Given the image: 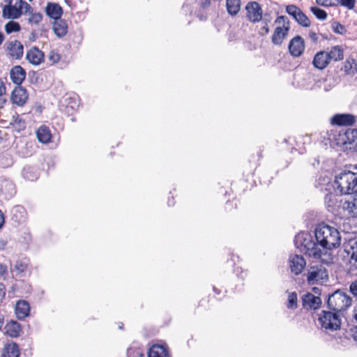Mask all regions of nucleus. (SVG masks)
<instances>
[{
  "instance_id": "f257e3e1",
  "label": "nucleus",
  "mask_w": 357,
  "mask_h": 357,
  "mask_svg": "<svg viewBox=\"0 0 357 357\" xmlns=\"http://www.w3.org/2000/svg\"><path fill=\"white\" fill-rule=\"evenodd\" d=\"M315 243L312 237L307 233H301L295 237L297 248L305 252L306 255L316 259L321 258L323 250L336 249L341 245V235L335 227L322 223L317 226L314 230Z\"/></svg>"
},
{
  "instance_id": "f03ea898",
  "label": "nucleus",
  "mask_w": 357,
  "mask_h": 357,
  "mask_svg": "<svg viewBox=\"0 0 357 357\" xmlns=\"http://www.w3.org/2000/svg\"><path fill=\"white\" fill-rule=\"evenodd\" d=\"M334 188L342 195H357V174L344 170L335 177Z\"/></svg>"
},
{
  "instance_id": "7ed1b4c3",
  "label": "nucleus",
  "mask_w": 357,
  "mask_h": 357,
  "mask_svg": "<svg viewBox=\"0 0 357 357\" xmlns=\"http://www.w3.org/2000/svg\"><path fill=\"white\" fill-rule=\"evenodd\" d=\"M6 5L2 9V17L5 19H18L22 14L28 13L31 6L23 0H4Z\"/></svg>"
},
{
  "instance_id": "20e7f679",
  "label": "nucleus",
  "mask_w": 357,
  "mask_h": 357,
  "mask_svg": "<svg viewBox=\"0 0 357 357\" xmlns=\"http://www.w3.org/2000/svg\"><path fill=\"white\" fill-rule=\"evenodd\" d=\"M352 299L342 291L337 290L328 298V307L335 312H341L351 305Z\"/></svg>"
},
{
  "instance_id": "39448f33",
  "label": "nucleus",
  "mask_w": 357,
  "mask_h": 357,
  "mask_svg": "<svg viewBox=\"0 0 357 357\" xmlns=\"http://www.w3.org/2000/svg\"><path fill=\"white\" fill-rule=\"evenodd\" d=\"M275 23L280 26L275 28L271 37V41L275 45H280L288 35L290 29V23L285 16L278 17Z\"/></svg>"
},
{
  "instance_id": "423d86ee",
  "label": "nucleus",
  "mask_w": 357,
  "mask_h": 357,
  "mask_svg": "<svg viewBox=\"0 0 357 357\" xmlns=\"http://www.w3.org/2000/svg\"><path fill=\"white\" fill-rule=\"evenodd\" d=\"M319 322L322 328L331 331L340 328L341 319L337 312L323 310L319 317Z\"/></svg>"
},
{
  "instance_id": "0eeeda50",
  "label": "nucleus",
  "mask_w": 357,
  "mask_h": 357,
  "mask_svg": "<svg viewBox=\"0 0 357 357\" xmlns=\"http://www.w3.org/2000/svg\"><path fill=\"white\" fill-rule=\"evenodd\" d=\"M328 279L327 269L322 265L311 266L307 273L309 284H322Z\"/></svg>"
},
{
  "instance_id": "6e6552de",
  "label": "nucleus",
  "mask_w": 357,
  "mask_h": 357,
  "mask_svg": "<svg viewBox=\"0 0 357 357\" xmlns=\"http://www.w3.org/2000/svg\"><path fill=\"white\" fill-rule=\"evenodd\" d=\"M286 12L291 15L300 25L309 27L311 24L310 19L296 5L291 4L286 6Z\"/></svg>"
},
{
  "instance_id": "1a4fd4ad",
  "label": "nucleus",
  "mask_w": 357,
  "mask_h": 357,
  "mask_svg": "<svg viewBox=\"0 0 357 357\" xmlns=\"http://www.w3.org/2000/svg\"><path fill=\"white\" fill-rule=\"evenodd\" d=\"M247 17L251 22H259L262 19V8L260 4L257 1L248 3L245 6Z\"/></svg>"
},
{
  "instance_id": "9d476101",
  "label": "nucleus",
  "mask_w": 357,
  "mask_h": 357,
  "mask_svg": "<svg viewBox=\"0 0 357 357\" xmlns=\"http://www.w3.org/2000/svg\"><path fill=\"white\" fill-rule=\"evenodd\" d=\"M28 98L29 94L26 89L20 85L16 86L10 95L12 103L20 107L24 105Z\"/></svg>"
},
{
  "instance_id": "9b49d317",
  "label": "nucleus",
  "mask_w": 357,
  "mask_h": 357,
  "mask_svg": "<svg viewBox=\"0 0 357 357\" xmlns=\"http://www.w3.org/2000/svg\"><path fill=\"white\" fill-rule=\"evenodd\" d=\"M305 40L300 36L294 37L289 43L288 49L291 55L294 57H298L305 50Z\"/></svg>"
},
{
  "instance_id": "f8f14e48",
  "label": "nucleus",
  "mask_w": 357,
  "mask_h": 357,
  "mask_svg": "<svg viewBox=\"0 0 357 357\" xmlns=\"http://www.w3.org/2000/svg\"><path fill=\"white\" fill-rule=\"evenodd\" d=\"M289 261L291 271L295 275L300 274L306 264L303 257L299 255H291L289 257Z\"/></svg>"
},
{
  "instance_id": "ddd939ff",
  "label": "nucleus",
  "mask_w": 357,
  "mask_h": 357,
  "mask_svg": "<svg viewBox=\"0 0 357 357\" xmlns=\"http://www.w3.org/2000/svg\"><path fill=\"white\" fill-rule=\"evenodd\" d=\"M356 121V117L350 114H337L331 119V123L337 126H352Z\"/></svg>"
},
{
  "instance_id": "4468645a",
  "label": "nucleus",
  "mask_w": 357,
  "mask_h": 357,
  "mask_svg": "<svg viewBox=\"0 0 357 357\" xmlns=\"http://www.w3.org/2000/svg\"><path fill=\"white\" fill-rule=\"evenodd\" d=\"M302 302L304 307L313 310L318 309L321 304V298L310 293H307L303 296Z\"/></svg>"
},
{
  "instance_id": "2eb2a0df",
  "label": "nucleus",
  "mask_w": 357,
  "mask_h": 357,
  "mask_svg": "<svg viewBox=\"0 0 357 357\" xmlns=\"http://www.w3.org/2000/svg\"><path fill=\"white\" fill-rule=\"evenodd\" d=\"M43 53L37 47H33L26 52V58L30 63L37 66L43 60Z\"/></svg>"
},
{
  "instance_id": "dca6fc26",
  "label": "nucleus",
  "mask_w": 357,
  "mask_h": 357,
  "mask_svg": "<svg viewBox=\"0 0 357 357\" xmlns=\"http://www.w3.org/2000/svg\"><path fill=\"white\" fill-rule=\"evenodd\" d=\"M10 56L16 59H20L23 55V45L18 40L11 41L8 45Z\"/></svg>"
},
{
  "instance_id": "f3484780",
  "label": "nucleus",
  "mask_w": 357,
  "mask_h": 357,
  "mask_svg": "<svg viewBox=\"0 0 357 357\" xmlns=\"http://www.w3.org/2000/svg\"><path fill=\"white\" fill-rule=\"evenodd\" d=\"M341 202L344 211H347L351 217H357V195H355V197L351 198V199Z\"/></svg>"
},
{
  "instance_id": "a211bd4d",
  "label": "nucleus",
  "mask_w": 357,
  "mask_h": 357,
  "mask_svg": "<svg viewBox=\"0 0 357 357\" xmlns=\"http://www.w3.org/2000/svg\"><path fill=\"white\" fill-rule=\"evenodd\" d=\"M148 357H169V354L165 346L156 344L149 349Z\"/></svg>"
},
{
  "instance_id": "6ab92c4d",
  "label": "nucleus",
  "mask_w": 357,
  "mask_h": 357,
  "mask_svg": "<svg viewBox=\"0 0 357 357\" xmlns=\"http://www.w3.org/2000/svg\"><path fill=\"white\" fill-rule=\"evenodd\" d=\"M30 311V307L28 302L25 301H19L15 305V314L19 319H23L26 317Z\"/></svg>"
},
{
  "instance_id": "aec40b11",
  "label": "nucleus",
  "mask_w": 357,
  "mask_h": 357,
  "mask_svg": "<svg viewBox=\"0 0 357 357\" xmlns=\"http://www.w3.org/2000/svg\"><path fill=\"white\" fill-rule=\"evenodd\" d=\"M46 14L54 20L61 18L63 10L62 8L56 3H48L45 8Z\"/></svg>"
},
{
  "instance_id": "412c9836",
  "label": "nucleus",
  "mask_w": 357,
  "mask_h": 357,
  "mask_svg": "<svg viewBox=\"0 0 357 357\" xmlns=\"http://www.w3.org/2000/svg\"><path fill=\"white\" fill-rule=\"evenodd\" d=\"M328 52L320 51L317 52L313 59L314 67H326L330 64Z\"/></svg>"
},
{
  "instance_id": "4be33fe9",
  "label": "nucleus",
  "mask_w": 357,
  "mask_h": 357,
  "mask_svg": "<svg viewBox=\"0 0 357 357\" xmlns=\"http://www.w3.org/2000/svg\"><path fill=\"white\" fill-rule=\"evenodd\" d=\"M10 77L13 83L20 85L26 77V72L24 68H11Z\"/></svg>"
},
{
  "instance_id": "5701e85b",
  "label": "nucleus",
  "mask_w": 357,
  "mask_h": 357,
  "mask_svg": "<svg viewBox=\"0 0 357 357\" xmlns=\"http://www.w3.org/2000/svg\"><path fill=\"white\" fill-rule=\"evenodd\" d=\"M36 136L38 141L43 144L49 143L52 138L50 130L45 126H42L37 130Z\"/></svg>"
},
{
  "instance_id": "b1692460",
  "label": "nucleus",
  "mask_w": 357,
  "mask_h": 357,
  "mask_svg": "<svg viewBox=\"0 0 357 357\" xmlns=\"http://www.w3.org/2000/svg\"><path fill=\"white\" fill-rule=\"evenodd\" d=\"M2 356L3 357H19L20 349L18 345L15 342L6 344L3 349Z\"/></svg>"
},
{
  "instance_id": "393cba45",
  "label": "nucleus",
  "mask_w": 357,
  "mask_h": 357,
  "mask_svg": "<svg viewBox=\"0 0 357 357\" xmlns=\"http://www.w3.org/2000/svg\"><path fill=\"white\" fill-rule=\"evenodd\" d=\"M330 62L331 61H338L344 59V50L340 45H335L331 47L330 52H328Z\"/></svg>"
},
{
  "instance_id": "a878e982",
  "label": "nucleus",
  "mask_w": 357,
  "mask_h": 357,
  "mask_svg": "<svg viewBox=\"0 0 357 357\" xmlns=\"http://www.w3.org/2000/svg\"><path fill=\"white\" fill-rule=\"evenodd\" d=\"M241 6V0H227V11L231 16H236L240 11Z\"/></svg>"
},
{
  "instance_id": "bb28decb",
  "label": "nucleus",
  "mask_w": 357,
  "mask_h": 357,
  "mask_svg": "<svg viewBox=\"0 0 357 357\" xmlns=\"http://www.w3.org/2000/svg\"><path fill=\"white\" fill-rule=\"evenodd\" d=\"M67 29L68 26L65 21L61 18L55 20L53 24V29L56 36L59 37L64 36L67 33Z\"/></svg>"
},
{
  "instance_id": "cd10ccee",
  "label": "nucleus",
  "mask_w": 357,
  "mask_h": 357,
  "mask_svg": "<svg viewBox=\"0 0 357 357\" xmlns=\"http://www.w3.org/2000/svg\"><path fill=\"white\" fill-rule=\"evenodd\" d=\"M5 329L6 334L13 337L19 336L21 331L20 324L14 321L8 323L5 326Z\"/></svg>"
},
{
  "instance_id": "c85d7f7f",
  "label": "nucleus",
  "mask_w": 357,
  "mask_h": 357,
  "mask_svg": "<svg viewBox=\"0 0 357 357\" xmlns=\"http://www.w3.org/2000/svg\"><path fill=\"white\" fill-rule=\"evenodd\" d=\"M29 17L27 18L28 22L30 24H38L43 20V15L39 12H33V8L26 13Z\"/></svg>"
},
{
  "instance_id": "c756f323",
  "label": "nucleus",
  "mask_w": 357,
  "mask_h": 357,
  "mask_svg": "<svg viewBox=\"0 0 357 357\" xmlns=\"http://www.w3.org/2000/svg\"><path fill=\"white\" fill-rule=\"evenodd\" d=\"M344 135L347 140H345L344 143L354 144V148L357 150V129L347 130L344 133Z\"/></svg>"
},
{
  "instance_id": "7c9ffc66",
  "label": "nucleus",
  "mask_w": 357,
  "mask_h": 357,
  "mask_svg": "<svg viewBox=\"0 0 357 357\" xmlns=\"http://www.w3.org/2000/svg\"><path fill=\"white\" fill-rule=\"evenodd\" d=\"M27 268V263L24 261H16L15 264L11 267V271L19 275L24 272Z\"/></svg>"
},
{
  "instance_id": "2f4dec72",
  "label": "nucleus",
  "mask_w": 357,
  "mask_h": 357,
  "mask_svg": "<svg viewBox=\"0 0 357 357\" xmlns=\"http://www.w3.org/2000/svg\"><path fill=\"white\" fill-rule=\"evenodd\" d=\"M22 174L24 178L29 181H35L38 178V174L32 167H24L22 171Z\"/></svg>"
},
{
  "instance_id": "473e14b6",
  "label": "nucleus",
  "mask_w": 357,
  "mask_h": 357,
  "mask_svg": "<svg viewBox=\"0 0 357 357\" xmlns=\"http://www.w3.org/2000/svg\"><path fill=\"white\" fill-rule=\"evenodd\" d=\"M20 29L21 27L20 24L14 21H10L5 25V31L8 34L13 32L20 31Z\"/></svg>"
},
{
  "instance_id": "72a5a7b5",
  "label": "nucleus",
  "mask_w": 357,
  "mask_h": 357,
  "mask_svg": "<svg viewBox=\"0 0 357 357\" xmlns=\"http://www.w3.org/2000/svg\"><path fill=\"white\" fill-rule=\"evenodd\" d=\"M310 10L319 20H325L327 18L326 12L318 7L312 6L310 8Z\"/></svg>"
},
{
  "instance_id": "f704fd0d",
  "label": "nucleus",
  "mask_w": 357,
  "mask_h": 357,
  "mask_svg": "<svg viewBox=\"0 0 357 357\" xmlns=\"http://www.w3.org/2000/svg\"><path fill=\"white\" fill-rule=\"evenodd\" d=\"M287 307L289 309H295L297 307V294L296 292L289 294L288 296Z\"/></svg>"
},
{
  "instance_id": "c9c22d12",
  "label": "nucleus",
  "mask_w": 357,
  "mask_h": 357,
  "mask_svg": "<svg viewBox=\"0 0 357 357\" xmlns=\"http://www.w3.org/2000/svg\"><path fill=\"white\" fill-rule=\"evenodd\" d=\"M331 27L335 33L343 35L347 31L345 27L338 22H333Z\"/></svg>"
},
{
  "instance_id": "e433bc0d",
  "label": "nucleus",
  "mask_w": 357,
  "mask_h": 357,
  "mask_svg": "<svg viewBox=\"0 0 357 357\" xmlns=\"http://www.w3.org/2000/svg\"><path fill=\"white\" fill-rule=\"evenodd\" d=\"M317 3L322 6H336L340 4V0H316Z\"/></svg>"
},
{
  "instance_id": "4c0bfd02",
  "label": "nucleus",
  "mask_w": 357,
  "mask_h": 357,
  "mask_svg": "<svg viewBox=\"0 0 357 357\" xmlns=\"http://www.w3.org/2000/svg\"><path fill=\"white\" fill-rule=\"evenodd\" d=\"M340 4L349 10L354 8L356 0H340Z\"/></svg>"
},
{
  "instance_id": "58836bf2",
  "label": "nucleus",
  "mask_w": 357,
  "mask_h": 357,
  "mask_svg": "<svg viewBox=\"0 0 357 357\" xmlns=\"http://www.w3.org/2000/svg\"><path fill=\"white\" fill-rule=\"evenodd\" d=\"M49 59L52 61V64H54L59 61L60 55L58 53L52 51L50 53Z\"/></svg>"
},
{
  "instance_id": "ea45409f",
  "label": "nucleus",
  "mask_w": 357,
  "mask_h": 357,
  "mask_svg": "<svg viewBox=\"0 0 357 357\" xmlns=\"http://www.w3.org/2000/svg\"><path fill=\"white\" fill-rule=\"evenodd\" d=\"M335 197H336V196L333 195V194H328V195H326V197H325V202L326 203H328V207L333 206V199L335 198Z\"/></svg>"
},
{
  "instance_id": "a19ab883",
  "label": "nucleus",
  "mask_w": 357,
  "mask_h": 357,
  "mask_svg": "<svg viewBox=\"0 0 357 357\" xmlns=\"http://www.w3.org/2000/svg\"><path fill=\"white\" fill-rule=\"evenodd\" d=\"M352 253L351 255V259H353L355 263H357V241L355 242L354 245L351 247Z\"/></svg>"
},
{
  "instance_id": "79ce46f5",
  "label": "nucleus",
  "mask_w": 357,
  "mask_h": 357,
  "mask_svg": "<svg viewBox=\"0 0 357 357\" xmlns=\"http://www.w3.org/2000/svg\"><path fill=\"white\" fill-rule=\"evenodd\" d=\"M309 38L314 43H317L319 40V35L312 30L309 31Z\"/></svg>"
},
{
  "instance_id": "37998d69",
  "label": "nucleus",
  "mask_w": 357,
  "mask_h": 357,
  "mask_svg": "<svg viewBox=\"0 0 357 357\" xmlns=\"http://www.w3.org/2000/svg\"><path fill=\"white\" fill-rule=\"evenodd\" d=\"M349 289H350V291L351 292V294L354 296H357V280H355L354 282H351V284H350Z\"/></svg>"
},
{
  "instance_id": "c03bdc74",
  "label": "nucleus",
  "mask_w": 357,
  "mask_h": 357,
  "mask_svg": "<svg viewBox=\"0 0 357 357\" xmlns=\"http://www.w3.org/2000/svg\"><path fill=\"white\" fill-rule=\"evenodd\" d=\"M6 296V287L3 284L0 283V301H1Z\"/></svg>"
},
{
  "instance_id": "a18cd8bd",
  "label": "nucleus",
  "mask_w": 357,
  "mask_h": 357,
  "mask_svg": "<svg viewBox=\"0 0 357 357\" xmlns=\"http://www.w3.org/2000/svg\"><path fill=\"white\" fill-rule=\"evenodd\" d=\"M269 33V28L268 26V23L266 22L265 25L263 26L260 29V33L261 35H266Z\"/></svg>"
},
{
  "instance_id": "49530a36",
  "label": "nucleus",
  "mask_w": 357,
  "mask_h": 357,
  "mask_svg": "<svg viewBox=\"0 0 357 357\" xmlns=\"http://www.w3.org/2000/svg\"><path fill=\"white\" fill-rule=\"evenodd\" d=\"M6 100V94H0V109L4 107Z\"/></svg>"
},
{
  "instance_id": "de8ad7c7",
  "label": "nucleus",
  "mask_w": 357,
  "mask_h": 357,
  "mask_svg": "<svg viewBox=\"0 0 357 357\" xmlns=\"http://www.w3.org/2000/svg\"><path fill=\"white\" fill-rule=\"evenodd\" d=\"M211 4V0H202L200 3V6L203 8H208Z\"/></svg>"
},
{
  "instance_id": "09e8293b",
  "label": "nucleus",
  "mask_w": 357,
  "mask_h": 357,
  "mask_svg": "<svg viewBox=\"0 0 357 357\" xmlns=\"http://www.w3.org/2000/svg\"><path fill=\"white\" fill-rule=\"evenodd\" d=\"M6 88L3 82L0 79V94H6Z\"/></svg>"
},
{
  "instance_id": "8fccbe9b",
  "label": "nucleus",
  "mask_w": 357,
  "mask_h": 357,
  "mask_svg": "<svg viewBox=\"0 0 357 357\" xmlns=\"http://www.w3.org/2000/svg\"><path fill=\"white\" fill-rule=\"evenodd\" d=\"M5 222L4 215L2 211L0 210V229L3 226Z\"/></svg>"
},
{
  "instance_id": "3c124183",
  "label": "nucleus",
  "mask_w": 357,
  "mask_h": 357,
  "mask_svg": "<svg viewBox=\"0 0 357 357\" xmlns=\"http://www.w3.org/2000/svg\"><path fill=\"white\" fill-rule=\"evenodd\" d=\"M4 323V315L0 312V330L2 328Z\"/></svg>"
},
{
  "instance_id": "603ef678",
  "label": "nucleus",
  "mask_w": 357,
  "mask_h": 357,
  "mask_svg": "<svg viewBox=\"0 0 357 357\" xmlns=\"http://www.w3.org/2000/svg\"><path fill=\"white\" fill-rule=\"evenodd\" d=\"M353 338L355 342L357 343V326H356L353 331Z\"/></svg>"
},
{
  "instance_id": "864d4df0",
  "label": "nucleus",
  "mask_w": 357,
  "mask_h": 357,
  "mask_svg": "<svg viewBox=\"0 0 357 357\" xmlns=\"http://www.w3.org/2000/svg\"><path fill=\"white\" fill-rule=\"evenodd\" d=\"M354 318L357 321V306L354 307Z\"/></svg>"
},
{
  "instance_id": "5fc2aeb1",
  "label": "nucleus",
  "mask_w": 357,
  "mask_h": 357,
  "mask_svg": "<svg viewBox=\"0 0 357 357\" xmlns=\"http://www.w3.org/2000/svg\"><path fill=\"white\" fill-rule=\"evenodd\" d=\"M3 40H4V36L1 32H0V45L3 43Z\"/></svg>"
},
{
  "instance_id": "6e6d98bb",
  "label": "nucleus",
  "mask_w": 357,
  "mask_h": 357,
  "mask_svg": "<svg viewBox=\"0 0 357 357\" xmlns=\"http://www.w3.org/2000/svg\"><path fill=\"white\" fill-rule=\"evenodd\" d=\"M0 268H2L3 270H1V274L2 275L4 272L6 271V268L2 265L0 266Z\"/></svg>"
},
{
  "instance_id": "4d7b16f0",
  "label": "nucleus",
  "mask_w": 357,
  "mask_h": 357,
  "mask_svg": "<svg viewBox=\"0 0 357 357\" xmlns=\"http://www.w3.org/2000/svg\"><path fill=\"white\" fill-rule=\"evenodd\" d=\"M352 69L353 68H344V72H345L346 74H349V73H350V71H351Z\"/></svg>"
},
{
  "instance_id": "13d9d810",
  "label": "nucleus",
  "mask_w": 357,
  "mask_h": 357,
  "mask_svg": "<svg viewBox=\"0 0 357 357\" xmlns=\"http://www.w3.org/2000/svg\"><path fill=\"white\" fill-rule=\"evenodd\" d=\"M75 106H76V102H74V105H70V107H71L72 109H74Z\"/></svg>"
},
{
  "instance_id": "bf43d9fd",
  "label": "nucleus",
  "mask_w": 357,
  "mask_h": 357,
  "mask_svg": "<svg viewBox=\"0 0 357 357\" xmlns=\"http://www.w3.org/2000/svg\"><path fill=\"white\" fill-rule=\"evenodd\" d=\"M321 36H322V38H323L324 39H328V37H327L326 36L324 35V34H323V35H321Z\"/></svg>"
},
{
  "instance_id": "052dcab7",
  "label": "nucleus",
  "mask_w": 357,
  "mask_h": 357,
  "mask_svg": "<svg viewBox=\"0 0 357 357\" xmlns=\"http://www.w3.org/2000/svg\"><path fill=\"white\" fill-rule=\"evenodd\" d=\"M10 187H12L13 190H14L13 185L12 183L8 184Z\"/></svg>"
},
{
  "instance_id": "680f3d73",
  "label": "nucleus",
  "mask_w": 357,
  "mask_h": 357,
  "mask_svg": "<svg viewBox=\"0 0 357 357\" xmlns=\"http://www.w3.org/2000/svg\"><path fill=\"white\" fill-rule=\"evenodd\" d=\"M71 98H66V101H67L68 100H70Z\"/></svg>"
},
{
  "instance_id": "e2e57ef3",
  "label": "nucleus",
  "mask_w": 357,
  "mask_h": 357,
  "mask_svg": "<svg viewBox=\"0 0 357 357\" xmlns=\"http://www.w3.org/2000/svg\"><path fill=\"white\" fill-rule=\"evenodd\" d=\"M319 70H323L324 68H317Z\"/></svg>"
},
{
  "instance_id": "0e129e2a",
  "label": "nucleus",
  "mask_w": 357,
  "mask_h": 357,
  "mask_svg": "<svg viewBox=\"0 0 357 357\" xmlns=\"http://www.w3.org/2000/svg\"><path fill=\"white\" fill-rule=\"evenodd\" d=\"M213 290H214L215 291H216V290H217V289H216V288H215V287H213Z\"/></svg>"
},
{
  "instance_id": "69168bd1",
  "label": "nucleus",
  "mask_w": 357,
  "mask_h": 357,
  "mask_svg": "<svg viewBox=\"0 0 357 357\" xmlns=\"http://www.w3.org/2000/svg\"><path fill=\"white\" fill-rule=\"evenodd\" d=\"M356 169H357V165H356Z\"/></svg>"
},
{
  "instance_id": "338daca9",
  "label": "nucleus",
  "mask_w": 357,
  "mask_h": 357,
  "mask_svg": "<svg viewBox=\"0 0 357 357\" xmlns=\"http://www.w3.org/2000/svg\"><path fill=\"white\" fill-rule=\"evenodd\" d=\"M29 1H32L33 0H29Z\"/></svg>"
}]
</instances>
